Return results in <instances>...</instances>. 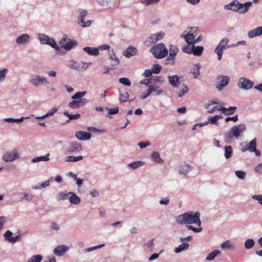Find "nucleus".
<instances>
[{"instance_id":"nucleus-1","label":"nucleus","mask_w":262,"mask_h":262,"mask_svg":"<svg viewBox=\"0 0 262 262\" xmlns=\"http://www.w3.org/2000/svg\"><path fill=\"white\" fill-rule=\"evenodd\" d=\"M200 213L198 211L194 213L192 212H188L178 216L176 220L178 223L181 224H195L198 226L200 227L201 224L200 220Z\"/></svg>"},{"instance_id":"nucleus-2","label":"nucleus","mask_w":262,"mask_h":262,"mask_svg":"<svg viewBox=\"0 0 262 262\" xmlns=\"http://www.w3.org/2000/svg\"><path fill=\"white\" fill-rule=\"evenodd\" d=\"M149 51L154 57L158 59L166 57L168 53V51L163 43H159L155 45L150 48Z\"/></svg>"},{"instance_id":"nucleus-3","label":"nucleus","mask_w":262,"mask_h":262,"mask_svg":"<svg viewBox=\"0 0 262 262\" xmlns=\"http://www.w3.org/2000/svg\"><path fill=\"white\" fill-rule=\"evenodd\" d=\"M245 130L246 126L244 124L233 126L228 133V136L230 138H232L233 136L238 138L240 136V134L243 133Z\"/></svg>"},{"instance_id":"nucleus-4","label":"nucleus","mask_w":262,"mask_h":262,"mask_svg":"<svg viewBox=\"0 0 262 262\" xmlns=\"http://www.w3.org/2000/svg\"><path fill=\"white\" fill-rule=\"evenodd\" d=\"M196 31V28H191L189 33L186 34H182L181 37L184 38L188 45H193L195 44V38L197 35Z\"/></svg>"},{"instance_id":"nucleus-5","label":"nucleus","mask_w":262,"mask_h":262,"mask_svg":"<svg viewBox=\"0 0 262 262\" xmlns=\"http://www.w3.org/2000/svg\"><path fill=\"white\" fill-rule=\"evenodd\" d=\"M165 33L162 31L152 34L150 37H148L146 39L144 43L146 46H150L162 39Z\"/></svg>"},{"instance_id":"nucleus-6","label":"nucleus","mask_w":262,"mask_h":262,"mask_svg":"<svg viewBox=\"0 0 262 262\" xmlns=\"http://www.w3.org/2000/svg\"><path fill=\"white\" fill-rule=\"evenodd\" d=\"M59 43L61 47L66 50H70L72 48L76 47L77 45V43L76 40H72L69 39L66 35H64L62 40L60 41Z\"/></svg>"},{"instance_id":"nucleus-7","label":"nucleus","mask_w":262,"mask_h":262,"mask_svg":"<svg viewBox=\"0 0 262 262\" xmlns=\"http://www.w3.org/2000/svg\"><path fill=\"white\" fill-rule=\"evenodd\" d=\"M30 82L35 86H38L42 84H49V82L46 78L37 75H32Z\"/></svg>"},{"instance_id":"nucleus-8","label":"nucleus","mask_w":262,"mask_h":262,"mask_svg":"<svg viewBox=\"0 0 262 262\" xmlns=\"http://www.w3.org/2000/svg\"><path fill=\"white\" fill-rule=\"evenodd\" d=\"M38 38L41 43L47 44L56 50L58 49V46L53 38H50L48 35L43 34H39Z\"/></svg>"},{"instance_id":"nucleus-9","label":"nucleus","mask_w":262,"mask_h":262,"mask_svg":"<svg viewBox=\"0 0 262 262\" xmlns=\"http://www.w3.org/2000/svg\"><path fill=\"white\" fill-rule=\"evenodd\" d=\"M253 84L254 83L252 81L244 77H241L238 82V87L244 90H248L252 88Z\"/></svg>"},{"instance_id":"nucleus-10","label":"nucleus","mask_w":262,"mask_h":262,"mask_svg":"<svg viewBox=\"0 0 262 262\" xmlns=\"http://www.w3.org/2000/svg\"><path fill=\"white\" fill-rule=\"evenodd\" d=\"M69 66L70 68L79 71L85 70L88 68V64H85L84 62H81L80 63L73 60L70 61Z\"/></svg>"},{"instance_id":"nucleus-11","label":"nucleus","mask_w":262,"mask_h":262,"mask_svg":"<svg viewBox=\"0 0 262 262\" xmlns=\"http://www.w3.org/2000/svg\"><path fill=\"white\" fill-rule=\"evenodd\" d=\"M19 156L16 149H13L12 152H7L3 156V159L6 162L12 161L19 158Z\"/></svg>"},{"instance_id":"nucleus-12","label":"nucleus","mask_w":262,"mask_h":262,"mask_svg":"<svg viewBox=\"0 0 262 262\" xmlns=\"http://www.w3.org/2000/svg\"><path fill=\"white\" fill-rule=\"evenodd\" d=\"M218 83L216 84V88L219 90H222L229 83L230 78L227 76H221L218 78Z\"/></svg>"},{"instance_id":"nucleus-13","label":"nucleus","mask_w":262,"mask_h":262,"mask_svg":"<svg viewBox=\"0 0 262 262\" xmlns=\"http://www.w3.org/2000/svg\"><path fill=\"white\" fill-rule=\"evenodd\" d=\"M87 14L88 12L86 10H82L80 13L79 17V24L82 27H89L92 23V21L90 20H89L85 22L84 21L85 17L87 15Z\"/></svg>"},{"instance_id":"nucleus-14","label":"nucleus","mask_w":262,"mask_h":262,"mask_svg":"<svg viewBox=\"0 0 262 262\" xmlns=\"http://www.w3.org/2000/svg\"><path fill=\"white\" fill-rule=\"evenodd\" d=\"M75 136L78 140L85 141L90 139L92 135L88 132L79 131L76 133Z\"/></svg>"},{"instance_id":"nucleus-15","label":"nucleus","mask_w":262,"mask_h":262,"mask_svg":"<svg viewBox=\"0 0 262 262\" xmlns=\"http://www.w3.org/2000/svg\"><path fill=\"white\" fill-rule=\"evenodd\" d=\"M241 3L238 1L235 0L230 3L229 5H226L225 8L231 10L233 11H237L238 9L241 8Z\"/></svg>"},{"instance_id":"nucleus-16","label":"nucleus","mask_w":262,"mask_h":262,"mask_svg":"<svg viewBox=\"0 0 262 262\" xmlns=\"http://www.w3.org/2000/svg\"><path fill=\"white\" fill-rule=\"evenodd\" d=\"M68 249L69 247L67 246L59 245L54 249V253L57 256H61L64 254Z\"/></svg>"},{"instance_id":"nucleus-17","label":"nucleus","mask_w":262,"mask_h":262,"mask_svg":"<svg viewBox=\"0 0 262 262\" xmlns=\"http://www.w3.org/2000/svg\"><path fill=\"white\" fill-rule=\"evenodd\" d=\"M137 49L132 46H129L123 52V55L127 58L134 56L137 54Z\"/></svg>"},{"instance_id":"nucleus-18","label":"nucleus","mask_w":262,"mask_h":262,"mask_svg":"<svg viewBox=\"0 0 262 262\" xmlns=\"http://www.w3.org/2000/svg\"><path fill=\"white\" fill-rule=\"evenodd\" d=\"M262 34V27H257L254 29L248 32V35L250 38H254L257 36H259Z\"/></svg>"},{"instance_id":"nucleus-19","label":"nucleus","mask_w":262,"mask_h":262,"mask_svg":"<svg viewBox=\"0 0 262 262\" xmlns=\"http://www.w3.org/2000/svg\"><path fill=\"white\" fill-rule=\"evenodd\" d=\"M192 167L189 164H186L181 165L179 168V171L180 174H187L190 171L192 170Z\"/></svg>"},{"instance_id":"nucleus-20","label":"nucleus","mask_w":262,"mask_h":262,"mask_svg":"<svg viewBox=\"0 0 262 262\" xmlns=\"http://www.w3.org/2000/svg\"><path fill=\"white\" fill-rule=\"evenodd\" d=\"M170 84L174 88H178L180 84V78L177 75L168 76Z\"/></svg>"},{"instance_id":"nucleus-21","label":"nucleus","mask_w":262,"mask_h":262,"mask_svg":"<svg viewBox=\"0 0 262 262\" xmlns=\"http://www.w3.org/2000/svg\"><path fill=\"white\" fill-rule=\"evenodd\" d=\"M12 235V232L10 230H7L4 234V237L6 240L9 241L12 243H14L16 242L17 239L19 237V236L11 237Z\"/></svg>"},{"instance_id":"nucleus-22","label":"nucleus","mask_w":262,"mask_h":262,"mask_svg":"<svg viewBox=\"0 0 262 262\" xmlns=\"http://www.w3.org/2000/svg\"><path fill=\"white\" fill-rule=\"evenodd\" d=\"M220 110L224 115H230L234 113L236 110V107L235 106H230L228 108H227L224 107H220Z\"/></svg>"},{"instance_id":"nucleus-23","label":"nucleus","mask_w":262,"mask_h":262,"mask_svg":"<svg viewBox=\"0 0 262 262\" xmlns=\"http://www.w3.org/2000/svg\"><path fill=\"white\" fill-rule=\"evenodd\" d=\"M82 149V146L80 144L77 142H73L71 143V146L68 148V151L71 152L79 151Z\"/></svg>"},{"instance_id":"nucleus-24","label":"nucleus","mask_w":262,"mask_h":262,"mask_svg":"<svg viewBox=\"0 0 262 262\" xmlns=\"http://www.w3.org/2000/svg\"><path fill=\"white\" fill-rule=\"evenodd\" d=\"M83 105L84 104L82 103L81 99L79 100H73L68 104L69 106L73 109L78 108L83 106Z\"/></svg>"},{"instance_id":"nucleus-25","label":"nucleus","mask_w":262,"mask_h":262,"mask_svg":"<svg viewBox=\"0 0 262 262\" xmlns=\"http://www.w3.org/2000/svg\"><path fill=\"white\" fill-rule=\"evenodd\" d=\"M109 54L110 56V59L112 60V66H115L118 65L120 62V60L115 55L114 50H112L111 51H109Z\"/></svg>"},{"instance_id":"nucleus-26","label":"nucleus","mask_w":262,"mask_h":262,"mask_svg":"<svg viewBox=\"0 0 262 262\" xmlns=\"http://www.w3.org/2000/svg\"><path fill=\"white\" fill-rule=\"evenodd\" d=\"M83 50L90 55L97 56L99 54L98 49L95 48L87 47L84 48Z\"/></svg>"},{"instance_id":"nucleus-27","label":"nucleus","mask_w":262,"mask_h":262,"mask_svg":"<svg viewBox=\"0 0 262 262\" xmlns=\"http://www.w3.org/2000/svg\"><path fill=\"white\" fill-rule=\"evenodd\" d=\"M252 2H248L244 4H241V8L238 9L239 12L241 14H243L248 11L249 8L251 6Z\"/></svg>"},{"instance_id":"nucleus-28","label":"nucleus","mask_w":262,"mask_h":262,"mask_svg":"<svg viewBox=\"0 0 262 262\" xmlns=\"http://www.w3.org/2000/svg\"><path fill=\"white\" fill-rule=\"evenodd\" d=\"M221 254V252L218 250H214L211 253H210L206 257V259L207 260H212L217 256L220 255Z\"/></svg>"},{"instance_id":"nucleus-29","label":"nucleus","mask_w":262,"mask_h":262,"mask_svg":"<svg viewBox=\"0 0 262 262\" xmlns=\"http://www.w3.org/2000/svg\"><path fill=\"white\" fill-rule=\"evenodd\" d=\"M192 49H193V53L195 56H201L202 54V52L204 50V47L202 46H197L195 47L193 45H192Z\"/></svg>"},{"instance_id":"nucleus-30","label":"nucleus","mask_w":262,"mask_h":262,"mask_svg":"<svg viewBox=\"0 0 262 262\" xmlns=\"http://www.w3.org/2000/svg\"><path fill=\"white\" fill-rule=\"evenodd\" d=\"M72 195L69 198L70 202L74 204H79L80 202V199L74 193L70 192Z\"/></svg>"},{"instance_id":"nucleus-31","label":"nucleus","mask_w":262,"mask_h":262,"mask_svg":"<svg viewBox=\"0 0 262 262\" xmlns=\"http://www.w3.org/2000/svg\"><path fill=\"white\" fill-rule=\"evenodd\" d=\"M200 68L201 66L200 64H195V67L191 69L190 73L193 74L194 78H196L200 75Z\"/></svg>"},{"instance_id":"nucleus-32","label":"nucleus","mask_w":262,"mask_h":262,"mask_svg":"<svg viewBox=\"0 0 262 262\" xmlns=\"http://www.w3.org/2000/svg\"><path fill=\"white\" fill-rule=\"evenodd\" d=\"M49 154H47L45 156L35 157L32 160L33 162H38L39 161H48L49 160Z\"/></svg>"},{"instance_id":"nucleus-33","label":"nucleus","mask_w":262,"mask_h":262,"mask_svg":"<svg viewBox=\"0 0 262 262\" xmlns=\"http://www.w3.org/2000/svg\"><path fill=\"white\" fill-rule=\"evenodd\" d=\"M222 118H223V116L222 115H215L214 116H213V117L210 116V117H208V121H207V122H209L211 124H217V123L216 122V121L218 120L222 119Z\"/></svg>"},{"instance_id":"nucleus-34","label":"nucleus","mask_w":262,"mask_h":262,"mask_svg":"<svg viewBox=\"0 0 262 262\" xmlns=\"http://www.w3.org/2000/svg\"><path fill=\"white\" fill-rule=\"evenodd\" d=\"M29 38V35L27 34H24L21 36L17 37L16 39V42L17 43H23L27 42Z\"/></svg>"},{"instance_id":"nucleus-35","label":"nucleus","mask_w":262,"mask_h":262,"mask_svg":"<svg viewBox=\"0 0 262 262\" xmlns=\"http://www.w3.org/2000/svg\"><path fill=\"white\" fill-rule=\"evenodd\" d=\"M189 247V244L187 243H183L180 245L178 247L174 249V252L177 253H180L181 251L186 250Z\"/></svg>"},{"instance_id":"nucleus-36","label":"nucleus","mask_w":262,"mask_h":262,"mask_svg":"<svg viewBox=\"0 0 262 262\" xmlns=\"http://www.w3.org/2000/svg\"><path fill=\"white\" fill-rule=\"evenodd\" d=\"M233 153L232 149L231 146H226L225 147V157L226 159L231 157Z\"/></svg>"},{"instance_id":"nucleus-37","label":"nucleus","mask_w":262,"mask_h":262,"mask_svg":"<svg viewBox=\"0 0 262 262\" xmlns=\"http://www.w3.org/2000/svg\"><path fill=\"white\" fill-rule=\"evenodd\" d=\"M82 159L83 157L82 156H78L77 157L70 156L66 158L65 161L66 162H77L82 160Z\"/></svg>"},{"instance_id":"nucleus-38","label":"nucleus","mask_w":262,"mask_h":262,"mask_svg":"<svg viewBox=\"0 0 262 262\" xmlns=\"http://www.w3.org/2000/svg\"><path fill=\"white\" fill-rule=\"evenodd\" d=\"M151 158L155 162L160 163L163 162L162 159L160 157L159 154L157 151H154L152 153Z\"/></svg>"},{"instance_id":"nucleus-39","label":"nucleus","mask_w":262,"mask_h":262,"mask_svg":"<svg viewBox=\"0 0 262 262\" xmlns=\"http://www.w3.org/2000/svg\"><path fill=\"white\" fill-rule=\"evenodd\" d=\"M256 139L254 138L253 140H252L249 143L248 147L247 148V149L249 150L251 152H254V150H255L256 148Z\"/></svg>"},{"instance_id":"nucleus-40","label":"nucleus","mask_w":262,"mask_h":262,"mask_svg":"<svg viewBox=\"0 0 262 262\" xmlns=\"http://www.w3.org/2000/svg\"><path fill=\"white\" fill-rule=\"evenodd\" d=\"M158 88V86L155 85H150L149 86L148 90H147V93L146 95L142 96L141 97V98L142 99H145L146 97H147L151 93H152L154 91H155Z\"/></svg>"},{"instance_id":"nucleus-41","label":"nucleus","mask_w":262,"mask_h":262,"mask_svg":"<svg viewBox=\"0 0 262 262\" xmlns=\"http://www.w3.org/2000/svg\"><path fill=\"white\" fill-rule=\"evenodd\" d=\"M234 247V245L229 240L226 241L221 245V248L223 249H233Z\"/></svg>"},{"instance_id":"nucleus-42","label":"nucleus","mask_w":262,"mask_h":262,"mask_svg":"<svg viewBox=\"0 0 262 262\" xmlns=\"http://www.w3.org/2000/svg\"><path fill=\"white\" fill-rule=\"evenodd\" d=\"M179 51L178 48L173 45H170L169 46V55L171 56H176Z\"/></svg>"},{"instance_id":"nucleus-43","label":"nucleus","mask_w":262,"mask_h":262,"mask_svg":"<svg viewBox=\"0 0 262 262\" xmlns=\"http://www.w3.org/2000/svg\"><path fill=\"white\" fill-rule=\"evenodd\" d=\"M42 257L40 255H35L31 256L28 260V262H41Z\"/></svg>"},{"instance_id":"nucleus-44","label":"nucleus","mask_w":262,"mask_h":262,"mask_svg":"<svg viewBox=\"0 0 262 262\" xmlns=\"http://www.w3.org/2000/svg\"><path fill=\"white\" fill-rule=\"evenodd\" d=\"M129 98V94L127 92H125L124 93H120L119 100L121 102H126Z\"/></svg>"},{"instance_id":"nucleus-45","label":"nucleus","mask_w":262,"mask_h":262,"mask_svg":"<svg viewBox=\"0 0 262 262\" xmlns=\"http://www.w3.org/2000/svg\"><path fill=\"white\" fill-rule=\"evenodd\" d=\"M63 114L66 116L68 117L69 118V120L78 119L80 118V116H81L78 113H77L75 115H71V114H70L67 112H64L63 113Z\"/></svg>"},{"instance_id":"nucleus-46","label":"nucleus","mask_w":262,"mask_h":262,"mask_svg":"<svg viewBox=\"0 0 262 262\" xmlns=\"http://www.w3.org/2000/svg\"><path fill=\"white\" fill-rule=\"evenodd\" d=\"M254 243L253 239H248L245 243V247L247 249H250L254 246Z\"/></svg>"},{"instance_id":"nucleus-47","label":"nucleus","mask_w":262,"mask_h":262,"mask_svg":"<svg viewBox=\"0 0 262 262\" xmlns=\"http://www.w3.org/2000/svg\"><path fill=\"white\" fill-rule=\"evenodd\" d=\"M224 49L220 47V46H217L215 48L214 52L217 55V59L221 60L223 53V50Z\"/></svg>"},{"instance_id":"nucleus-48","label":"nucleus","mask_w":262,"mask_h":262,"mask_svg":"<svg viewBox=\"0 0 262 262\" xmlns=\"http://www.w3.org/2000/svg\"><path fill=\"white\" fill-rule=\"evenodd\" d=\"M144 164V162L138 161L134 162H132L129 164V166L132 167L134 169L137 168Z\"/></svg>"},{"instance_id":"nucleus-49","label":"nucleus","mask_w":262,"mask_h":262,"mask_svg":"<svg viewBox=\"0 0 262 262\" xmlns=\"http://www.w3.org/2000/svg\"><path fill=\"white\" fill-rule=\"evenodd\" d=\"M50 182H53V178H51L48 180L42 183L40 185L35 187V189H42L50 185Z\"/></svg>"},{"instance_id":"nucleus-50","label":"nucleus","mask_w":262,"mask_h":262,"mask_svg":"<svg viewBox=\"0 0 262 262\" xmlns=\"http://www.w3.org/2000/svg\"><path fill=\"white\" fill-rule=\"evenodd\" d=\"M57 111V108H53L50 111H49L47 113V114L45 115V116H42V117H36V119H43V118H45V117H48L51 116L53 115V114L55 113V112H56Z\"/></svg>"},{"instance_id":"nucleus-51","label":"nucleus","mask_w":262,"mask_h":262,"mask_svg":"<svg viewBox=\"0 0 262 262\" xmlns=\"http://www.w3.org/2000/svg\"><path fill=\"white\" fill-rule=\"evenodd\" d=\"M161 66L158 64H154L151 67V71L155 74H158L161 70Z\"/></svg>"},{"instance_id":"nucleus-52","label":"nucleus","mask_w":262,"mask_h":262,"mask_svg":"<svg viewBox=\"0 0 262 262\" xmlns=\"http://www.w3.org/2000/svg\"><path fill=\"white\" fill-rule=\"evenodd\" d=\"M86 93V92L85 91L77 92L72 97V98L73 99H80L83 97Z\"/></svg>"},{"instance_id":"nucleus-53","label":"nucleus","mask_w":262,"mask_h":262,"mask_svg":"<svg viewBox=\"0 0 262 262\" xmlns=\"http://www.w3.org/2000/svg\"><path fill=\"white\" fill-rule=\"evenodd\" d=\"M69 197V194L67 192H60L58 193V200H66Z\"/></svg>"},{"instance_id":"nucleus-54","label":"nucleus","mask_w":262,"mask_h":262,"mask_svg":"<svg viewBox=\"0 0 262 262\" xmlns=\"http://www.w3.org/2000/svg\"><path fill=\"white\" fill-rule=\"evenodd\" d=\"M119 81L120 83H121V84H122L125 86H130L131 84V83H130L129 80L127 78H125V77L121 78L119 79Z\"/></svg>"},{"instance_id":"nucleus-55","label":"nucleus","mask_w":262,"mask_h":262,"mask_svg":"<svg viewBox=\"0 0 262 262\" xmlns=\"http://www.w3.org/2000/svg\"><path fill=\"white\" fill-rule=\"evenodd\" d=\"M189 45L188 44V45L183 47L182 50L184 52L187 54H192V52H193L192 45L191 47H190Z\"/></svg>"},{"instance_id":"nucleus-56","label":"nucleus","mask_w":262,"mask_h":262,"mask_svg":"<svg viewBox=\"0 0 262 262\" xmlns=\"http://www.w3.org/2000/svg\"><path fill=\"white\" fill-rule=\"evenodd\" d=\"M235 173L236 177L240 179L244 180L245 178L246 173L243 171H236Z\"/></svg>"},{"instance_id":"nucleus-57","label":"nucleus","mask_w":262,"mask_h":262,"mask_svg":"<svg viewBox=\"0 0 262 262\" xmlns=\"http://www.w3.org/2000/svg\"><path fill=\"white\" fill-rule=\"evenodd\" d=\"M175 57L171 56L170 55L165 59L166 64H173L174 63Z\"/></svg>"},{"instance_id":"nucleus-58","label":"nucleus","mask_w":262,"mask_h":262,"mask_svg":"<svg viewBox=\"0 0 262 262\" xmlns=\"http://www.w3.org/2000/svg\"><path fill=\"white\" fill-rule=\"evenodd\" d=\"M160 0H140V2L142 4H144L146 5H149L151 4L157 3Z\"/></svg>"},{"instance_id":"nucleus-59","label":"nucleus","mask_w":262,"mask_h":262,"mask_svg":"<svg viewBox=\"0 0 262 262\" xmlns=\"http://www.w3.org/2000/svg\"><path fill=\"white\" fill-rule=\"evenodd\" d=\"M229 41V39L228 38L226 37L222 39L221 41L218 45V46H220V47H222L223 49L225 48L226 46L228 43Z\"/></svg>"},{"instance_id":"nucleus-60","label":"nucleus","mask_w":262,"mask_h":262,"mask_svg":"<svg viewBox=\"0 0 262 262\" xmlns=\"http://www.w3.org/2000/svg\"><path fill=\"white\" fill-rule=\"evenodd\" d=\"M188 92V88L187 87L186 85H184V88L182 89V91H180L178 92V94L179 97H182L183 95H184L186 93H187Z\"/></svg>"},{"instance_id":"nucleus-61","label":"nucleus","mask_w":262,"mask_h":262,"mask_svg":"<svg viewBox=\"0 0 262 262\" xmlns=\"http://www.w3.org/2000/svg\"><path fill=\"white\" fill-rule=\"evenodd\" d=\"M187 227L188 230H192L194 232H196V233L201 232L202 230V228L201 227L195 228V227H193L191 225H188V226H187Z\"/></svg>"},{"instance_id":"nucleus-62","label":"nucleus","mask_w":262,"mask_h":262,"mask_svg":"<svg viewBox=\"0 0 262 262\" xmlns=\"http://www.w3.org/2000/svg\"><path fill=\"white\" fill-rule=\"evenodd\" d=\"M252 199L257 200L262 205V194H255L252 195Z\"/></svg>"},{"instance_id":"nucleus-63","label":"nucleus","mask_w":262,"mask_h":262,"mask_svg":"<svg viewBox=\"0 0 262 262\" xmlns=\"http://www.w3.org/2000/svg\"><path fill=\"white\" fill-rule=\"evenodd\" d=\"M8 72V70L4 69L3 71H0V81H3L6 76V74Z\"/></svg>"},{"instance_id":"nucleus-64","label":"nucleus","mask_w":262,"mask_h":262,"mask_svg":"<svg viewBox=\"0 0 262 262\" xmlns=\"http://www.w3.org/2000/svg\"><path fill=\"white\" fill-rule=\"evenodd\" d=\"M255 172L258 173V174H261L262 173V163L258 164L257 166H256L255 168Z\"/></svg>"}]
</instances>
